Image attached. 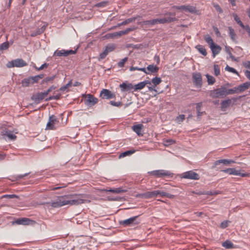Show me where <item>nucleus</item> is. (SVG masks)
Here are the masks:
<instances>
[{
    "label": "nucleus",
    "mask_w": 250,
    "mask_h": 250,
    "mask_svg": "<svg viewBox=\"0 0 250 250\" xmlns=\"http://www.w3.org/2000/svg\"><path fill=\"white\" fill-rule=\"evenodd\" d=\"M86 202L82 195L68 194L58 197L56 200L52 201L51 206L59 208L65 205L77 206Z\"/></svg>",
    "instance_id": "obj_1"
},
{
    "label": "nucleus",
    "mask_w": 250,
    "mask_h": 250,
    "mask_svg": "<svg viewBox=\"0 0 250 250\" xmlns=\"http://www.w3.org/2000/svg\"><path fill=\"white\" fill-rule=\"evenodd\" d=\"M212 53L213 57L214 58L216 55L218 54L221 51L222 48L219 45L214 44L210 47Z\"/></svg>",
    "instance_id": "obj_19"
},
{
    "label": "nucleus",
    "mask_w": 250,
    "mask_h": 250,
    "mask_svg": "<svg viewBox=\"0 0 250 250\" xmlns=\"http://www.w3.org/2000/svg\"><path fill=\"white\" fill-rule=\"evenodd\" d=\"M226 92L227 93V95L229 94H233L235 93L238 92L237 91V87H235L232 89H227L226 88Z\"/></svg>",
    "instance_id": "obj_44"
},
{
    "label": "nucleus",
    "mask_w": 250,
    "mask_h": 250,
    "mask_svg": "<svg viewBox=\"0 0 250 250\" xmlns=\"http://www.w3.org/2000/svg\"><path fill=\"white\" fill-rule=\"evenodd\" d=\"M110 104H111L113 106H117V107L120 106L122 105L121 102H116L114 101H110Z\"/></svg>",
    "instance_id": "obj_59"
},
{
    "label": "nucleus",
    "mask_w": 250,
    "mask_h": 250,
    "mask_svg": "<svg viewBox=\"0 0 250 250\" xmlns=\"http://www.w3.org/2000/svg\"><path fill=\"white\" fill-rule=\"evenodd\" d=\"M143 125L142 124H138L133 125L132 128L138 136H142L143 135Z\"/></svg>",
    "instance_id": "obj_16"
},
{
    "label": "nucleus",
    "mask_w": 250,
    "mask_h": 250,
    "mask_svg": "<svg viewBox=\"0 0 250 250\" xmlns=\"http://www.w3.org/2000/svg\"><path fill=\"white\" fill-rule=\"evenodd\" d=\"M127 61V58L125 57L123 59H122L121 61H120L118 63V65L120 67H123L124 66L125 62Z\"/></svg>",
    "instance_id": "obj_50"
},
{
    "label": "nucleus",
    "mask_w": 250,
    "mask_h": 250,
    "mask_svg": "<svg viewBox=\"0 0 250 250\" xmlns=\"http://www.w3.org/2000/svg\"><path fill=\"white\" fill-rule=\"evenodd\" d=\"M135 152V150H127V151H125V152L121 153L119 157L121 158V157H125L126 156H129V155L132 154Z\"/></svg>",
    "instance_id": "obj_38"
},
{
    "label": "nucleus",
    "mask_w": 250,
    "mask_h": 250,
    "mask_svg": "<svg viewBox=\"0 0 250 250\" xmlns=\"http://www.w3.org/2000/svg\"><path fill=\"white\" fill-rule=\"evenodd\" d=\"M1 135L7 137L9 140H15L16 139V136L9 130H3L1 131Z\"/></svg>",
    "instance_id": "obj_17"
},
{
    "label": "nucleus",
    "mask_w": 250,
    "mask_h": 250,
    "mask_svg": "<svg viewBox=\"0 0 250 250\" xmlns=\"http://www.w3.org/2000/svg\"><path fill=\"white\" fill-rule=\"evenodd\" d=\"M155 87L156 86L154 85L147 86L149 91H155L156 92H157V90L155 89Z\"/></svg>",
    "instance_id": "obj_62"
},
{
    "label": "nucleus",
    "mask_w": 250,
    "mask_h": 250,
    "mask_svg": "<svg viewBox=\"0 0 250 250\" xmlns=\"http://www.w3.org/2000/svg\"><path fill=\"white\" fill-rule=\"evenodd\" d=\"M103 190L105 191L106 192H111L114 193H123L127 191L126 189H123L121 188H118L114 189L110 188L109 189H103Z\"/></svg>",
    "instance_id": "obj_26"
},
{
    "label": "nucleus",
    "mask_w": 250,
    "mask_h": 250,
    "mask_svg": "<svg viewBox=\"0 0 250 250\" xmlns=\"http://www.w3.org/2000/svg\"><path fill=\"white\" fill-rule=\"evenodd\" d=\"M30 77H31L30 79H31V80H32V84L34 83H37L39 80L36 76Z\"/></svg>",
    "instance_id": "obj_61"
},
{
    "label": "nucleus",
    "mask_w": 250,
    "mask_h": 250,
    "mask_svg": "<svg viewBox=\"0 0 250 250\" xmlns=\"http://www.w3.org/2000/svg\"><path fill=\"white\" fill-rule=\"evenodd\" d=\"M100 96L103 99H109L114 98L115 95L112 93L110 90L106 89H103L101 93Z\"/></svg>",
    "instance_id": "obj_14"
},
{
    "label": "nucleus",
    "mask_w": 250,
    "mask_h": 250,
    "mask_svg": "<svg viewBox=\"0 0 250 250\" xmlns=\"http://www.w3.org/2000/svg\"><path fill=\"white\" fill-rule=\"evenodd\" d=\"M231 49H232V48L229 46H225V51L227 53H228L229 55L230 58L233 61H237L236 59L235 58V57L234 56L232 55V54H231V53L230 52V50Z\"/></svg>",
    "instance_id": "obj_34"
},
{
    "label": "nucleus",
    "mask_w": 250,
    "mask_h": 250,
    "mask_svg": "<svg viewBox=\"0 0 250 250\" xmlns=\"http://www.w3.org/2000/svg\"><path fill=\"white\" fill-rule=\"evenodd\" d=\"M209 95L213 98H222L227 95L226 87L221 86L220 88L211 90Z\"/></svg>",
    "instance_id": "obj_2"
},
{
    "label": "nucleus",
    "mask_w": 250,
    "mask_h": 250,
    "mask_svg": "<svg viewBox=\"0 0 250 250\" xmlns=\"http://www.w3.org/2000/svg\"><path fill=\"white\" fill-rule=\"evenodd\" d=\"M214 74L217 76L220 74V67L217 64L214 65Z\"/></svg>",
    "instance_id": "obj_48"
},
{
    "label": "nucleus",
    "mask_w": 250,
    "mask_h": 250,
    "mask_svg": "<svg viewBox=\"0 0 250 250\" xmlns=\"http://www.w3.org/2000/svg\"><path fill=\"white\" fill-rule=\"evenodd\" d=\"M56 87L54 85H52L48 89H47L46 91L39 93L37 95V98L39 100H42L43 99L45 96H46L53 89H55Z\"/></svg>",
    "instance_id": "obj_20"
},
{
    "label": "nucleus",
    "mask_w": 250,
    "mask_h": 250,
    "mask_svg": "<svg viewBox=\"0 0 250 250\" xmlns=\"http://www.w3.org/2000/svg\"><path fill=\"white\" fill-rule=\"evenodd\" d=\"M231 100L227 99L223 101L221 103V108L222 111H225L226 109L230 105Z\"/></svg>",
    "instance_id": "obj_25"
},
{
    "label": "nucleus",
    "mask_w": 250,
    "mask_h": 250,
    "mask_svg": "<svg viewBox=\"0 0 250 250\" xmlns=\"http://www.w3.org/2000/svg\"><path fill=\"white\" fill-rule=\"evenodd\" d=\"M2 198H18V196L15 194H5L2 196Z\"/></svg>",
    "instance_id": "obj_56"
},
{
    "label": "nucleus",
    "mask_w": 250,
    "mask_h": 250,
    "mask_svg": "<svg viewBox=\"0 0 250 250\" xmlns=\"http://www.w3.org/2000/svg\"><path fill=\"white\" fill-rule=\"evenodd\" d=\"M186 11L191 13H194L196 12V10L195 7L190 5H188L186 6Z\"/></svg>",
    "instance_id": "obj_41"
},
{
    "label": "nucleus",
    "mask_w": 250,
    "mask_h": 250,
    "mask_svg": "<svg viewBox=\"0 0 250 250\" xmlns=\"http://www.w3.org/2000/svg\"><path fill=\"white\" fill-rule=\"evenodd\" d=\"M173 7L175 8L176 9H181V10H183L186 11V6H185V5H181V6H174Z\"/></svg>",
    "instance_id": "obj_63"
},
{
    "label": "nucleus",
    "mask_w": 250,
    "mask_h": 250,
    "mask_svg": "<svg viewBox=\"0 0 250 250\" xmlns=\"http://www.w3.org/2000/svg\"><path fill=\"white\" fill-rule=\"evenodd\" d=\"M181 178L187 179L190 180H197L200 179L199 174L193 170H189L184 172L179 175Z\"/></svg>",
    "instance_id": "obj_5"
},
{
    "label": "nucleus",
    "mask_w": 250,
    "mask_h": 250,
    "mask_svg": "<svg viewBox=\"0 0 250 250\" xmlns=\"http://www.w3.org/2000/svg\"><path fill=\"white\" fill-rule=\"evenodd\" d=\"M59 123L57 118L54 115H51L49 117L48 122L46 125V129H55V125Z\"/></svg>",
    "instance_id": "obj_9"
},
{
    "label": "nucleus",
    "mask_w": 250,
    "mask_h": 250,
    "mask_svg": "<svg viewBox=\"0 0 250 250\" xmlns=\"http://www.w3.org/2000/svg\"><path fill=\"white\" fill-rule=\"evenodd\" d=\"M77 49L73 50H66L64 49L62 50H57L55 51L54 53V56L61 57V56H67L69 55L70 54H75L77 52Z\"/></svg>",
    "instance_id": "obj_10"
},
{
    "label": "nucleus",
    "mask_w": 250,
    "mask_h": 250,
    "mask_svg": "<svg viewBox=\"0 0 250 250\" xmlns=\"http://www.w3.org/2000/svg\"><path fill=\"white\" fill-rule=\"evenodd\" d=\"M192 79L194 85L197 87L201 88L202 85V79L201 74L199 73H193Z\"/></svg>",
    "instance_id": "obj_12"
},
{
    "label": "nucleus",
    "mask_w": 250,
    "mask_h": 250,
    "mask_svg": "<svg viewBox=\"0 0 250 250\" xmlns=\"http://www.w3.org/2000/svg\"><path fill=\"white\" fill-rule=\"evenodd\" d=\"M72 84V83H71V82L70 81L69 83H68L66 84H65V85L63 86H62L60 88V90L61 91H65L67 88H68V87H69L70 86H71Z\"/></svg>",
    "instance_id": "obj_52"
},
{
    "label": "nucleus",
    "mask_w": 250,
    "mask_h": 250,
    "mask_svg": "<svg viewBox=\"0 0 250 250\" xmlns=\"http://www.w3.org/2000/svg\"><path fill=\"white\" fill-rule=\"evenodd\" d=\"M27 63L22 59H16L8 62L6 65L7 68L22 67L27 65Z\"/></svg>",
    "instance_id": "obj_3"
},
{
    "label": "nucleus",
    "mask_w": 250,
    "mask_h": 250,
    "mask_svg": "<svg viewBox=\"0 0 250 250\" xmlns=\"http://www.w3.org/2000/svg\"><path fill=\"white\" fill-rule=\"evenodd\" d=\"M221 171L228 173L229 175L240 176L242 177H244L248 175V174L246 173H241L240 170H236L234 168H227L226 169L222 170Z\"/></svg>",
    "instance_id": "obj_6"
},
{
    "label": "nucleus",
    "mask_w": 250,
    "mask_h": 250,
    "mask_svg": "<svg viewBox=\"0 0 250 250\" xmlns=\"http://www.w3.org/2000/svg\"><path fill=\"white\" fill-rule=\"evenodd\" d=\"M83 97H85V104L88 106H93L98 102V99L91 94L83 95Z\"/></svg>",
    "instance_id": "obj_11"
},
{
    "label": "nucleus",
    "mask_w": 250,
    "mask_h": 250,
    "mask_svg": "<svg viewBox=\"0 0 250 250\" xmlns=\"http://www.w3.org/2000/svg\"><path fill=\"white\" fill-rule=\"evenodd\" d=\"M158 23H160V19H155L151 20H147L143 22V24L149 26H152Z\"/></svg>",
    "instance_id": "obj_24"
},
{
    "label": "nucleus",
    "mask_w": 250,
    "mask_h": 250,
    "mask_svg": "<svg viewBox=\"0 0 250 250\" xmlns=\"http://www.w3.org/2000/svg\"><path fill=\"white\" fill-rule=\"evenodd\" d=\"M31 77H28L23 79L21 81V84L23 86L27 87L30 84H32Z\"/></svg>",
    "instance_id": "obj_33"
},
{
    "label": "nucleus",
    "mask_w": 250,
    "mask_h": 250,
    "mask_svg": "<svg viewBox=\"0 0 250 250\" xmlns=\"http://www.w3.org/2000/svg\"><path fill=\"white\" fill-rule=\"evenodd\" d=\"M107 1H102L99 3H98L95 4V6L97 7H104L107 5Z\"/></svg>",
    "instance_id": "obj_53"
},
{
    "label": "nucleus",
    "mask_w": 250,
    "mask_h": 250,
    "mask_svg": "<svg viewBox=\"0 0 250 250\" xmlns=\"http://www.w3.org/2000/svg\"><path fill=\"white\" fill-rule=\"evenodd\" d=\"M9 44L8 42H4L0 45V50H6L9 47Z\"/></svg>",
    "instance_id": "obj_47"
},
{
    "label": "nucleus",
    "mask_w": 250,
    "mask_h": 250,
    "mask_svg": "<svg viewBox=\"0 0 250 250\" xmlns=\"http://www.w3.org/2000/svg\"><path fill=\"white\" fill-rule=\"evenodd\" d=\"M137 17H133L131 18H129L127 20H125V21H123V22L119 23L117 24V26H120L122 25H126L128 23H129L130 22L134 21L136 19Z\"/></svg>",
    "instance_id": "obj_27"
},
{
    "label": "nucleus",
    "mask_w": 250,
    "mask_h": 250,
    "mask_svg": "<svg viewBox=\"0 0 250 250\" xmlns=\"http://www.w3.org/2000/svg\"><path fill=\"white\" fill-rule=\"evenodd\" d=\"M148 173L157 178L172 177L173 175L170 171L164 169L155 170L148 172Z\"/></svg>",
    "instance_id": "obj_4"
},
{
    "label": "nucleus",
    "mask_w": 250,
    "mask_h": 250,
    "mask_svg": "<svg viewBox=\"0 0 250 250\" xmlns=\"http://www.w3.org/2000/svg\"><path fill=\"white\" fill-rule=\"evenodd\" d=\"M213 6L215 8V10L219 13H223V10L222 8L218 4H213Z\"/></svg>",
    "instance_id": "obj_54"
},
{
    "label": "nucleus",
    "mask_w": 250,
    "mask_h": 250,
    "mask_svg": "<svg viewBox=\"0 0 250 250\" xmlns=\"http://www.w3.org/2000/svg\"><path fill=\"white\" fill-rule=\"evenodd\" d=\"M225 70L229 72L238 75V72L236 71V69H235L234 68L231 67L228 65L226 66V67H225Z\"/></svg>",
    "instance_id": "obj_45"
},
{
    "label": "nucleus",
    "mask_w": 250,
    "mask_h": 250,
    "mask_svg": "<svg viewBox=\"0 0 250 250\" xmlns=\"http://www.w3.org/2000/svg\"><path fill=\"white\" fill-rule=\"evenodd\" d=\"M32 221L27 218H22L17 219L15 223L19 225H27L30 224Z\"/></svg>",
    "instance_id": "obj_23"
},
{
    "label": "nucleus",
    "mask_w": 250,
    "mask_h": 250,
    "mask_svg": "<svg viewBox=\"0 0 250 250\" xmlns=\"http://www.w3.org/2000/svg\"><path fill=\"white\" fill-rule=\"evenodd\" d=\"M60 96H61L60 94H58L55 96H50L47 100H59L60 98Z\"/></svg>",
    "instance_id": "obj_57"
},
{
    "label": "nucleus",
    "mask_w": 250,
    "mask_h": 250,
    "mask_svg": "<svg viewBox=\"0 0 250 250\" xmlns=\"http://www.w3.org/2000/svg\"><path fill=\"white\" fill-rule=\"evenodd\" d=\"M122 91H130L133 88V86L131 83H122L120 85Z\"/></svg>",
    "instance_id": "obj_21"
},
{
    "label": "nucleus",
    "mask_w": 250,
    "mask_h": 250,
    "mask_svg": "<svg viewBox=\"0 0 250 250\" xmlns=\"http://www.w3.org/2000/svg\"><path fill=\"white\" fill-rule=\"evenodd\" d=\"M250 87V82H246L237 87L238 92H242Z\"/></svg>",
    "instance_id": "obj_22"
},
{
    "label": "nucleus",
    "mask_w": 250,
    "mask_h": 250,
    "mask_svg": "<svg viewBox=\"0 0 250 250\" xmlns=\"http://www.w3.org/2000/svg\"><path fill=\"white\" fill-rule=\"evenodd\" d=\"M221 164H222L221 160H219L215 161L214 163H213V165H212V166L211 167V168L212 169L216 168L217 167Z\"/></svg>",
    "instance_id": "obj_55"
},
{
    "label": "nucleus",
    "mask_w": 250,
    "mask_h": 250,
    "mask_svg": "<svg viewBox=\"0 0 250 250\" xmlns=\"http://www.w3.org/2000/svg\"><path fill=\"white\" fill-rule=\"evenodd\" d=\"M229 35L233 42H236V34L234 29L230 26L228 27Z\"/></svg>",
    "instance_id": "obj_28"
},
{
    "label": "nucleus",
    "mask_w": 250,
    "mask_h": 250,
    "mask_svg": "<svg viewBox=\"0 0 250 250\" xmlns=\"http://www.w3.org/2000/svg\"><path fill=\"white\" fill-rule=\"evenodd\" d=\"M222 246L226 249H231L234 247L233 244L229 240H226L222 243Z\"/></svg>",
    "instance_id": "obj_32"
},
{
    "label": "nucleus",
    "mask_w": 250,
    "mask_h": 250,
    "mask_svg": "<svg viewBox=\"0 0 250 250\" xmlns=\"http://www.w3.org/2000/svg\"><path fill=\"white\" fill-rule=\"evenodd\" d=\"M199 194L200 195H213L214 193H213V191H203L200 192Z\"/></svg>",
    "instance_id": "obj_58"
},
{
    "label": "nucleus",
    "mask_w": 250,
    "mask_h": 250,
    "mask_svg": "<svg viewBox=\"0 0 250 250\" xmlns=\"http://www.w3.org/2000/svg\"><path fill=\"white\" fill-rule=\"evenodd\" d=\"M147 70L148 71L147 72H149V73L150 72L155 73L158 71L159 68L156 65H154L153 64H150L147 67Z\"/></svg>",
    "instance_id": "obj_31"
},
{
    "label": "nucleus",
    "mask_w": 250,
    "mask_h": 250,
    "mask_svg": "<svg viewBox=\"0 0 250 250\" xmlns=\"http://www.w3.org/2000/svg\"><path fill=\"white\" fill-rule=\"evenodd\" d=\"M135 29V28H128L124 31H121L120 35H123L126 34L130 31H132Z\"/></svg>",
    "instance_id": "obj_49"
},
{
    "label": "nucleus",
    "mask_w": 250,
    "mask_h": 250,
    "mask_svg": "<svg viewBox=\"0 0 250 250\" xmlns=\"http://www.w3.org/2000/svg\"><path fill=\"white\" fill-rule=\"evenodd\" d=\"M161 82L162 80L161 78L158 77H155L153 78L151 80L152 83L155 86L160 84L161 83Z\"/></svg>",
    "instance_id": "obj_37"
},
{
    "label": "nucleus",
    "mask_w": 250,
    "mask_h": 250,
    "mask_svg": "<svg viewBox=\"0 0 250 250\" xmlns=\"http://www.w3.org/2000/svg\"><path fill=\"white\" fill-rule=\"evenodd\" d=\"M205 40L209 45L210 47L214 44L213 40L209 35L205 37Z\"/></svg>",
    "instance_id": "obj_40"
},
{
    "label": "nucleus",
    "mask_w": 250,
    "mask_h": 250,
    "mask_svg": "<svg viewBox=\"0 0 250 250\" xmlns=\"http://www.w3.org/2000/svg\"><path fill=\"white\" fill-rule=\"evenodd\" d=\"M206 76L207 78L208 83L209 85H212L214 84L215 82V79L212 76L209 74H206Z\"/></svg>",
    "instance_id": "obj_35"
},
{
    "label": "nucleus",
    "mask_w": 250,
    "mask_h": 250,
    "mask_svg": "<svg viewBox=\"0 0 250 250\" xmlns=\"http://www.w3.org/2000/svg\"><path fill=\"white\" fill-rule=\"evenodd\" d=\"M137 216L130 217L127 219L121 221L120 224L124 227L130 226L134 225H136L139 223V222L137 221Z\"/></svg>",
    "instance_id": "obj_7"
},
{
    "label": "nucleus",
    "mask_w": 250,
    "mask_h": 250,
    "mask_svg": "<svg viewBox=\"0 0 250 250\" xmlns=\"http://www.w3.org/2000/svg\"><path fill=\"white\" fill-rule=\"evenodd\" d=\"M137 197L144 199H150L153 197H158L157 190L148 191L145 193L139 194L137 195Z\"/></svg>",
    "instance_id": "obj_13"
},
{
    "label": "nucleus",
    "mask_w": 250,
    "mask_h": 250,
    "mask_svg": "<svg viewBox=\"0 0 250 250\" xmlns=\"http://www.w3.org/2000/svg\"><path fill=\"white\" fill-rule=\"evenodd\" d=\"M175 141L172 139H167L164 141V144L165 146H169L171 145L174 144Z\"/></svg>",
    "instance_id": "obj_43"
},
{
    "label": "nucleus",
    "mask_w": 250,
    "mask_h": 250,
    "mask_svg": "<svg viewBox=\"0 0 250 250\" xmlns=\"http://www.w3.org/2000/svg\"><path fill=\"white\" fill-rule=\"evenodd\" d=\"M147 84L151 85V83L150 81H145L143 82H141L135 85L134 87V90L136 91L137 90H141L143 89Z\"/></svg>",
    "instance_id": "obj_18"
},
{
    "label": "nucleus",
    "mask_w": 250,
    "mask_h": 250,
    "mask_svg": "<svg viewBox=\"0 0 250 250\" xmlns=\"http://www.w3.org/2000/svg\"><path fill=\"white\" fill-rule=\"evenodd\" d=\"M243 28L245 29L246 30L248 34H249V36L250 37V27L248 25H245L244 27H243Z\"/></svg>",
    "instance_id": "obj_64"
},
{
    "label": "nucleus",
    "mask_w": 250,
    "mask_h": 250,
    "mask_svg": "<svg viewBox=\"0 0 250 250\" xmlns=\"http://www.w3.org/2000/svg\"><path fill=\"white\" fill-rule=\"evenodd\" d=\"M46 27V25L44 24L41 27V28L38 29L35 32L37 33L38 35H40L45 30Z\"/></svg>",
    "instance_id": "obj_51"
},
{
    "label": "nucleus",
    "mask_w": 250,
    "mask_h": 250,
    "mask_svg": "<svg viewBox=\"0 0 250 250\" xmlns=\"http://www.w3.org/2000/svg\"><path fill=\"white\" fill-rule=\"evenodd\" d=\"M195 48L203 56H206L207 54L206 50L204 46L202 45L198 44L196 46Z\"/></svg>",
    "instance_id": "obj_30"
},
{
    "label": "nucleus",
    "mask_w": 250,
    "mask_h": 250,
    "mask_svg": "<svg viewBox=\"0 0 250 250\" xmlns=\"http://www.w3.org/2000/svg\"><path fill=\"white\" fill-rule=\"evenodd\" d=\"M228 222H229L227 221L222 222L220 225V227L223 229L226 228L228 226Z\"/></svg>",
    "instance_id": "obj_60"
},
{
    "label": "nucleus",
    "mask_w": 250,
    "mask_h": 250,
    "mask_svg": "<svg viewBox=\"0 0 250 250\" xmlns=\"http://www.w3.org/2000/svg\"><path fill=\"white\" fill-rule=\"evenodd\" d=\"M121 31L119 32H114L112 33H109L106 35V36L108 38H114L122 36L120 35Z\"/></svg>",
    "instance_id": "obj_39"
},
{
    "label": "nucleus",
    "mask_w": 250,
    "mask_h": 250,
    "mask_svg": "<svg viewBox=\"0 0 250 250\" xmlns=\"http://www.w3.org/2000/svg\"><path fill=\"white\" fill-rule=\"evenodd\" d=\"M221 163L224 165L228 166L231 163H235V162L233 160H228V159H221Z\"/></svg>",
    "instance_id": "obj_42"
},
{
    "label": "nucleus",
    "mask_w": 250,
    "mask_h": 250,
    "mask_svg": "<svg viewBox=\"0 0 250 250\" xmlns=\"http://www.w3.org/2000/svg\"><path fill=\"white\" fill-rule=\"evenodd\" d=\"M56 75H52V76L46 77L44 80L43 82L46 83L52 82L55 78Z\"/></svg>",
    "instance_id": "obj_46"
},
{
    "label": "nucleus",
    "mask_w": 250,
    "mask_h": 250,
    "mask_svg": "<svg viewBox=\"0 0 250 250\" xmlns=\"http://www.w3.org/2000/svg\"><path fill=\"white\" fill-rule=\"evenodd\" d=\"M233 16L235 21L242 27H244V25L243 22L241 21L239 17L236 14H233Z\"/></svg>",
    "instance_id": "obj_36"
},
{
    "label": "nucleus",
    "mask_w": 250,
    "mask_h": 250,
    "mask_svg": "<svg viewBox=\"0 0 250 250\" xmlns=\"http://www.w3.org/2000/svg\"><path fill=\"white\" fill-rule=\"evenodd\" d=\"M116 48V46L114 44H109L105 46L104 51L100 53L99 55V60L104 59L108 54L113 51Z\"/></svg>",
    "instance_id": "obj_8"
},
{
    "label": "nucleus",
    "mask_w": 250,
    "mask_h": 250,
    "mask_svg": "<svg viewBox=\"0 0 250 250\" xmlns=\"http://www.w3.org/2000/svg\"><path fill=\"white\" fill-rule=\"evenodd\" d=\"M169 15L170 16L160 19V23L164 24L167 22H170L171 21H174L175 20V14L169 13Z\"/></svg>",
    "instance_id": "obj_15"
},
{
    "label": "nucleus",
    "mask_w": 250,
    "mask_h": 250,
    "mask_svg": "<svg viewBox=\"0 0 250 250\" xmlns=\"http://www.w3.org/2000/svg\"><path fill=\"white\" fill-rule=\"evenodd\" d=\"M158 196L162 197H166L167 198H171L173 197V195L161 190H157Z\"/></svg>",
    "instance_id": "obj_29"
}]
</instances>
